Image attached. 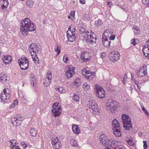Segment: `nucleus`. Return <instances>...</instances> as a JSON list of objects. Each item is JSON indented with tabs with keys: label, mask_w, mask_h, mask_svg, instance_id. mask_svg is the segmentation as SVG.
<instances>
[{
	"label": "nucleus",
	"mask_w": 149,
	"mask_h": 149,
	"mask_svg": "<svg viewBox=\"0 0 149 149\" xmlns=\"http://www.w3.org/2000/svg\"><path fill=\"white\" fill-rule=\"evenodd\" d=\"M85 26H79V28L81 34H82L83 41L91 44H93L94 43L96 42L97 39L96 35L91 31L86 29H85Z\"/></svg>",
	"instance_id": "obj_1"
},
{
	"label": "nucleus",
	"mask_w": 149,
	"mask_h": 149,
	"mask_svg": "<svg viewBox=\"0 0 149 149\" xmlns=\"http://www.w3.org/2000/svg\"><path fill=\"white\" fill-rule=\"evenodd\" d=\"M20 26V31L23 35L26 34L29 31H33L36 29L33 23L27 18L21 21Z\"/></svg>",
	"instance_id": "obj_2"
},
{
	"label": "nucleus",
	"mask_w": 149,
	"mask_h": 149,
	"mask_svg": "<svg viewBox=\"0 0 149 149\" xmlns=\"http://www.w3.org/2000/svg\"><path fill=\"white\" fill-rule=\"evenodd\" d=\"M121 118L122 122L123 123V126L125 129L127 130L132 129V126L131 123V119L129 116L125 114H123Z\"/></svg>",
	"instance_id": "obj_3"
},
{
	"label": "nucleus",
	"mask_w": 149,
	"mask_h": 149,
	"mask_svg": "<svg viewBox=\"0 0 149 149\" xmlns=\"http://www.w3.org/2000/svg\"><path fill=\"white\" fill-rule=\"evenodd\" d=\"M113 130L114 135L117 137L121 136V133L120 131V127L117 120L115 119L112 121Z\"/></svg>",
	"instance_id": "obj_4"
},
{
	"label": "nucleus",
	"mask_w": 149,
	"mask_h": 149,
	"mask_svg": "<svg viewBox=\"0 0 149 149\" xmlns=\"http://www.w3.org/2000/svg\"><path fill=\"white\" fill-rule=\"evenodd\" d=\"M53 116L54 117L59 116L61 113V106L58 103H55L52 105V110Z\"/></svg>",
	"instance_id": "obj_5"
},
{
	"label": "nucleus",
	"mask_w": 149,
	"mask_h": 149,
	"mask_svg": "<svg viewBox=\"0 0 149 149\" xmlns=\"http://www.w3.org/2000/svg\"><path fill=\"white\" fill-rule=\"evenodd\" d=\"M58 137L53 138L51 143L54 149H59L62 146L61 140L58 139Z\"/></svg>",
	"instance_id": "obj_6"
},
{
	"label": "nucleus",
	"mask_w": 149,
	"mask_h": 149,
	"mask_svg": "<svg viewBox=\"0 0 149 149\" xmlns=\"http://www.w3.org/2000/svg\"><path fill=\"white\" fill-rule=\"evenodd\" d=\"M147 74V66L144 65L143 66L141 67L139 70H137L136 72V75L140 77L145 76Z\"/></svg>",
	"instance_id": "obj_7"
},
{
	"label": "nucleus",
	"mask_w": 149,
	"mask_h": 149,
	"mask_svg": "<svg viewBox=\"0 0 149 149\" xmlns=\"http://www.w3.org/2000/svg\"><path fill=\"white\" fill-rule=\"evenodd\" d=\"M9 90L7 88L3 89V92L1 95L0 97L1 100L4 102L8 100L10 97V93Z\"/></svg>",
	"instance_id": "obj_8"
},
{
	"label": "nucleus",
	"mask_w": 149,
	"mask_h": 149,
	"mask_svg": "<svg viewBox=\"0 0 149 149\" xmlns=\"http://www.w3.org/2000/svg\"><path fill=\"white\" fill-rule=\"evenodd\" d=\"M95 90L96 96L99 98H102L105 97V92L102 87L98 88L96 87Z\"/></svg>",
	"instance_id": "obj_9"
},
{
	"label": "nucleus",
	"mask_w": 149,
	"mask_h": 149,
	"mask_svg": "<svg viewBox=\"0 0 149 149\" xmlns=\"http://www.w3.org/2000/svg\"><path fill=\"white\" fill-rule=\"evenodd\" d=\"M120 57V55L118 52L113 51L111 53L109 58L111 61L116 62L119 59Z\"/></svg>",
	"instance_id": "obj_10"
},
{
	"label": "nucleus",
	"mask_w": 149,
	"mask_h": 149,
	"mask_svg": "<svg viewBox=\"0 0 149 149\" xmlns=\"http://www.w3.org/2000/svg\"><path fill=\"white\" fill-rule=\"evenodd\" d=\"M91 54L87 52H82L80 55V59L82 62H86L91 59Z\"/></svg>",
	"instance_id": "obj_11"
},
{
	"label": "nucleus",
	"mask_w": 149,
	"mask_h": 149,
	"mask_svg": "<svg viewBox=\"0 0 149 149\" xmlns=\"http://www.w3.org/2000/svg\"><path fill=\"white\" fill-rule=\"evenodd\" d=\"M90 109H91L93 111H96L98 110V106L95 102L93 100H91L87 104Z\"/></svg>",
	"instance_id": "obj_12"
},
{
	"label": "nucleus",
	"mask_w": 149,
	"mask_h": 149,
	"mask_svg": "<svg viewBox=\"0 0 149 149\" xmlns=\"http://www.w3.org/2000/svg\"><path fill=\"white\" fill-rule=\"evenodd\" d=\"M116 102L114 101H111L110 103L107 104L106 105L107 109L108 110H110L112 113L114 112V111L116 109Z\"/></svg>",
	"instance_id": "obj_13"
},
{
	"label": "nucleus",
	"mask_w": 149,
	"mask_h": 149,
	"mask_svg": "<svg viewBox=\"0 0 149 149\" xmlns=\"http://www.w3.org/2000/svg\"><path fill=\"white\" fill-rule=\"evenodd\" d=\"M29 50L30 52V53H31V52L36 53V52L40 53L41 52L40 49L35 43H33L31 44L29 47Z\"/></svg>",
	"instance_id": "obj_14"
},
{
	"label": "nucleus",
	"mask_w": 149,
	"mask_h": 149,
	"mask_svg": "<svg viewBox=\"0 0 149 149\" xmlns=\"http://www.w3.org/2000/svg\"><path fill=\"white\" fill-rule=\"evenodd\" d=\"M74 67H71L70 66L68 67L66 72V76L68 78L72 77L73 75L75 74Z\"/></svg>",
	"instance_id": "obj_15"
},
{
	"label": "nucleus",
	"mask_w": 149,
	"mask_h": 149,
	"mask_svg": "<svg viewBox=\"0 0 149 149\" xmlns=\"http://www.w3.org/2000/svg\"><path fill=\"white\" fill-rule=\"evenodd\" d=\"M113 140L112 139H108V138L104 134L101 135L100 136V141L101 143L102 144H105V145H108V143L109 141V140L111 141H111ZM114 141L115 140H114Z\"/></svg>",
	"instance_id": "obj_16"
},
{
	"label": "nucleus",
	"mask_w": 149,
	"mask_h": 149,
	"mask_svg": "<svg viewBox=\"0 0 149 149\" xmlns=\"http://www.w3.org/2000/svg\"><path fill=\"white\" fill-rule=\"evenodd\" d=\"M18 62L21 69L26 70L28 68L29 61L24 62L23 61H21L20 62V60H18Z\"/></svg>",
	"instance_id": "obj_17"
},
{
	"label": "nucleus",
	"mask_w": 149,
	"mask_h": 149,
	"mask_svg": "<svg viewBox=\"0 0 149 149\" xmlns=\"http://www.w3.org/2000/svg\"><path fill=\"white\" fill-rule=\"evenodd\" d=\"M77 35L76 33H69V31L67 32V37L69 41L72 42L74 41L76 38Z\"/></svg>",
	"instance_id": "obj_18"
},
{
	"label": "nucleus",
	"mask_w": 149,
	"mask_h": 149,
	"mask_svg": "<svg viewBox=\"0 0 149 149\" xmlns=\"http://www.w3.org/2000/svg\"><path fill=\"white\" fill-rule=\"evenodd\" d=\"M109 141L107 145V146H106L105 149H124V148H121L118 146H116L114 148L112 147V145H113L115 143V141L113 140L110 143V142L111 141L109 140Z\"/></svg>",
	"instance_id": "obj_19"
},
{
	"label": "nucleus",
	"mask_w": 149,
	"mask_h": 149,
	"mask_svg": "<svg viewBox=\"0 0 149 149\" xmlns=\"http://www.w3.org/2000/svg\"><path fill=\"white\" fill-rule=\"evenodd\" d=\"M112 32L111 30L109 29H107L105 30L103 33L102 37L103 39H106L108 38L109 36H111V35L112 34Z\"/></svg>",
	"instance_id": "obj_20"
},
{
	"label": "nucleus",
	"mask_w": 149,
	"mask_h": 149,
	"mask_svg": "<svg viewBox=\"0 0 149 149\" xmlns=\"http://www.w3.org/2000/svg\"><path fill=\"white\" fill-rule=\"evenodd\" d=\"M12 60V57L10 55L4 56L2 58V60L6 64L10 63Z\"/></svg>",
	"instance_id": "obj_21"
},
{
	"label": "nucleus",
	"mask_w": 149,
	"mask_h": 149,
	"mask_svg": "<svg viewBox=\"0 0 149 149\" xmlns=\"http://www.w3.org/2000/svg\"><path fill=\"white\" fill-rule=\"evenodd\" d=\"M9 4L8 0H0V5L2 9L6 8Z\"/></svg>",
	"instance_id": "obj_22"
},
{
	"label": "nucleus",
	"mask_w": 149,
	"mask_h": 149,
	"mask_svg": "<svg viewBox=\"0 0 149 149\" xmlns=\"http://www.w3.org/2000/svg\"><path fill=\"white\" fill-rule=\"evenodd\" d=\"M72 129L73 132L75 134H78L79 133V128L77 125H73L72 127Z\"/></svg>",
	"instance_id": "obj_23"
},
{
	"label": "nucleus",
	"mask_w": 149,
	"mask_h": 149,
	"mask_svg": "<svg viewBox=\"0 0 149 149\" xmlns=\"http://www.w3.org/2000/svg\"><path fill=\"white\" fill-rule=\"evenodd\" d=\"M102 42L103 45L104 47H109L110 44V42L108 41L107 38L106 39H103V37H102Z\"/></svg>",
	"instance_id": "obj_24"
},
{
	"label": "nucleus",
	"mask_w": 149,
	"mask_h": 149,
	"mask_svg": "<svg viewBox=\"0 0 149 149\" xmlns=\"http://www.w3.org/2000/svg\"><path fill=\"white\" fill-rule=\"evenodd\" d=\"M12 119H13V118H12ZM13 120L15 121H16L17 123H18V122L17 121H21L24 119V118L23 116H20V115L18 116L13 118Z\"/></svg>",
	"instance_id": "obj_25"
},
{
	"label": "nucleus",
	"mask_w": 149,
	"mask_h": 149,
	"mask_svg": "<svg viewBox=\"0 0 149 149\" xmlns=\"http://www.w3.org/2000/svg\"><path fill=\"white\" fill-rule=\"evenodd\" d=\"M36 78L35 77L34 74H32L30 75V81L31 83L33 86H35L36 84Z\"/></svg>",
	"instance_id": "obj_26"
},
{
	"label": "nucleus",
	"mask_w": 149,
	"mask_h": 149,
	"mask_svg": "<svg viewBox=\"0 0 149 149\" xmlns=\"http://www.w3.org/2000/svg\"><path fill=\"white\" fill-rule=\"evenodd\" d=\"M142 50L144 56H146V54H148V56H149V48L148 47H147L146 45H145L143 48Z\"/></svg>",
	"instance_id": "obj_27"
},
{
	"label": "nucleus",
	"mask_w": 149,
	"mask_h": 149,
	"mask_svg": "<svg viewBox=\"0 0 149 149\" xmlns=\"http://www.w3.org/2000/svg\"><path fill=\"white\" fill-rule=\"evenodd\" d=\"M75 28V26L71 25L70 27L68 28V31H69V33H76L75 32L76 30Z\"/></svg>",
	"instance_id": "obj_28"
},
{
	"label": "nucleus",
	"mask_w": 149,
	"mask_h": 149,
	"mask_svg": "<svg viewBox=\"0 0 149 149\" xmlns=\"http://www.w3.org/2000/svg\"><path fill=\"white\" fill-rule=\"evenodd\" d=\"M43 81V84L46 86H48L51 82V80L47 78H44Z\"/></svg>",
	"instance_id": "obj_29"
},
{
	"label": "nucleus",
	"mask_w": 149,
	"mask_h": 149,
	"mask_svg": "<svg viewBox=\"0 0 149 149\" xmlns=\"http://www.w3.org/2000/svg\"><path fill=\"white\" fill-rule=\"evenodd\" d=\"M52 77V75L51 72L49 71H48L45 76L44 77V78H47L51 80Z\"/></svg>",
	"instance_id": "obj_30"
},
{
	"label": "nucleus",
	"mask_w": 149,
	"mask_h": 149,
	"mask_svg": "<svg viewBox=\"0 0 149 149\" xmlns=\"http://www.w3.org/2000/svg\"><path fill=\"white\" fill-rule=\"evenodd\" d=\"M34 4V2L32 0H28L26 1V5L29 8H31Z\"/></svg>",
	"instance_id": "obj_31"
},
{
	"label": "nucleus",
	"mask_w": 149,
	"mask_h": 149,
	"mask_svg": "<svg viewBox=\"0 0 149 149\" xmlns=\"http://www.w3.org/2000/svg\"><path fill=\"white\" fill-rule=\"evenodd\" d=\"M30 133L31 136H35L37 134V130L35 128H32L30 130Z\"/></svg>",
	"instance_id": "obj_32"
},
{
	"label": "nucleus",
	"mask_w": 149,
	"mask_h": 149,
	"mask_svg": "<svg viewBox=\"0 0 149 149\" xmlns=\"http://www.w3.org/2000/svg\"><path fill=\"white\" fill-rule=\"evenodd\" d=\"M0 81L2 82H4L7 80L6 76V74H1L0 75Z\"/></svg>",
	"instance_id": "obj_33"
},
{
	"label": "nucleus",
	"mask_w": 149,
	"mask_h": 149,
	"mask_svg": "<svg viewBox=\"0 0 149 149\" xmlns=\"http://www.w3.org/2000/svg\"><path fill=\"white\" fill-rule=\"evenodd\" d=\"M70 144L72 146H77L78 145L77 141L74 139H71L70 140Z\"/></svg>",
	"instance_id": "obj_34"
},
{
	"label": "nucleus",
	"mask_w": 149,
	"mask_h": 149,
	"mask_svg": "<svg viewBox=\"0 0 149 149\" xmlns=\"http://www.w3.org/2000/svg\"><path fill=\"white\" fill-rule=\"evenodd\" d=\"M75 11H71L70 14L68 16V18L69 19L71 18V20H73L74 19L75 16Z\"/></svg>",
	"instance_id": "obj_35"
},
{
	"label": "nucleus",
	"mask_w": 149,
	"mask_h": 149,
	"mask_svg": "<svg viewBox=\"0 0 149 149\" xmlns=\"http://www.w3.org/2000/svg\"><path fill=\"white\" fill-rule=\"evenodd\" d=\"M73 100L75 102H78L79 100V98L78 96L74 94L72 96Z\"/></svg>",
	"instance_id": "obj_36"
},
{
	"label": "nucleus",
	"mask_w": 149,
	"mask_h": 149,
	"mask_svg": "<svg viewBox=\"0 0 149 149\" xmlns=\"http://www.w3.org/2000/svg\"><path fill=\"white\" fill-rule=\"evenodd\" d=\"M84 90L86 91L89 90L90 88V86L87 83H84L83 85Z\"/></svg>",
	"instance_id": "obj_37"
},
{
	"label": "nucleus",
	"mask_w": 149,
	"mask_h": 149,
	"mask_svg": "<svg viewBox=\"0 0 149 149\" xmlns=\"http://www.w3.org/2000/svg\"><path fill=\"white\" fill-rule=\"evenodd\" d=\"M131 43L133 45H135L139 42V40L137 39H132L131 40Z\"/></svg>",
	"instance_id": "obj_38"
},
{
	"label": "nucleus",
	"mask_w": 149,
	"mask_h": 149,
	"mask_svg": "<svg viewBox=\"0 0 149 149\" xmlns=\"http://www.w3.org/2000/svg\"><path fill=\"white\" fill-rule=\"evenodd\" d=\"M133 28L135 30L134 32H135V31H136V32L135 33L136 34L138 35L140 33V31L139 30V27L138 26L136 25H134L133 26Z\"/></svg>",
	"instance_id": "obj_39"
},
{
	"label": "nucleus",
	"mask_w": 149,
	"mask_h": 149,
	"mask_svg": "<svg viewBox=\"0 0 149 149\" xmlns=\"http://www.w3.org/2000/svg\"><path fill=\"white\" fill-rule=\"evenodd\" d=\"M31 56L33 61H34V62L36 63H38L39 61V59L38 57L37 56V55L35 54V57H34V56L32 54H31Z\"/></svg>",
	"instance_id": "obj_40"
},
{
	"label": "nucleus",
	"mask_w": 149,
	"mask_h": 149,
	"mask_svg": "<svg viewBox=\"0 0 149 149\" xmlns=\"http://www.w3.org/2000/svg\"><path fill=\"white\" fill-rule=\"evenodd\" d=\"M56 90L59 92L62 93H64L65 92V89L62 87H59L58 88H57Z\"/></svg>",
	"instance_id": "obj_41"
},
{
	"label": "nucleus",
	"mask_w": 149,
	"mask_h": 149,
	"mask_svg": "<svg viewBox=\"0 0 149 149\" xmlns=\"http://www.w3.org/2000/svg\"><path fill=\"white\" fill-rule=\"evenodd\" d=\"M95 23L97 26H100L102 24V22L101 20L98 19L95 21Z\"/></svg>",
	"instance_id": "obj_42"
},
{
	"label": "nucleus",
	"mask_w": 149,
	"mask_h": 149,
	"mask_svg": "<svg viewBox=\"0 0 149 149\" xmlns=\"http://www.w3.org/2000/svg\"><path fill=\"white\" fill-rule=\"evenodd\" d=\"M126 140L130 145L133 146L134 145V143L133 142V140L132 138H129L128 139H127Z\"/></svg>",
	"instance_id": "obj_43"
},
{
	"label": "nucleus",
	"mask_w": 149,
	"mask_h": 149,
	"mask_svg": "<svg viewBox=\"0 0 149 149\" xmlns=\"http://www.w3.org/2000/svg\"><path fill=\"white\" fill-rule=\"evenodd\" d=\"M55 51L57 52V55H58L60 53V47L57 45L56 48L55 49Z\"/></svg>",
	"instance_id": "obj_44"
},
{
	"label": "nucleus",
	"mask_w": 149,
	"mask_h": 149,
	"mask_svg": "<svg viewBox=\"0 0 149 149\" xmlns=\"http://www.w3.org/2000/svg\"><path fill=\"white\" fill-rule=\"evenodd\" d=\"M63 60L65 63H67L68 60V59L67 55L64 54L63 58Z\"/></svg>",
	"instance_id": "obj_45"
},
{
	"label": "nucleus",
	"mask_w": 149,
	"mask_h": 149,
	"mask_svg": "<svg viewBox=\"0 0 149 149\" xmlns=\"http://www.w3.org/2000/svg\"><path fill=\"white\" fill-rule=\"evenodd\" d=\"M142 2L143 4H145L147 7H148L149 0H142Z\"/></svg>",
	"instance_id": "obj_46"
},
{
	"label": "nucleus",
	"mask_w": 149,
	"mask_h": 149,
	"mask_svg": "<svg viewBox=\"0 0 149 149\" xmlns=\"http://www.w3.org/2000/svg\"><path fill=\"white\" fill-rule=\"evenodd\" d=\"M95 73H94V74H93V75H90V74L88 75H86L85 77L86 78H87L88 79H91V78H92L95 76Z\"/></svg>",
	"instance_id": "obj_47"
},
{
	"label": "nucleus",
	"mask_w": 149,
	"mask_h": 149,
	"mask_svg": "<svg viewBox=\"0 0 149 149\" xmlns=\"http://www.w3.org/2000/svg\"><path fill=\"white\" fill-rule=\"evenodd\" d=\"M19 60H20V62L21 61H23L24 62L28 61L27 59L25 57H22L19 59Z\"/></svg>",
	"instance_id": "obj_48"
},
{
	"label": "nucleus",
	"mask_w": 149,
	"mask_h": 149,
	"mask_svg": "<svg viewBox=\"0 0 149 149\" xmlns=\"http://www.w3.org/2000/svg\"><path fill=\"white\" fill-rule=\"evenodd\" d=\"M22 100V102L24 103H26L27 102H28V101L27 99L24 97H23Z\"/></svg>",
	"instance_id": "obj_49"
},
{
	"label": "nucleus",
	"mask_w": 149,
	"mask_h": 149,
	"mask_svg": "<svg viewBox=\"0 0 149 149\" xmlns=\"http://www.w3.org/2000/svg\"><path fill=\"white\" fill-rule=\"evenodd\" d=\"M86 75L90 74V75H93V74H94V72H90L89 70H86Z\"/></svg>",
	"instance_id": "obj_50"
},
{
	"label": "nucleus",
	"mask_w": 149,
	"mask_h": 149,
	"mask_svg": "<svg viewBox=\"0 0 149 149\" xmlns=\"http://www.w3.org/2000/svg\"><path fill=\"white\" fill-rule=\"evenodd\" d=\"M115 36L114 34H112L111 35V36H109V39L111 40H113L115 39Z\"/></svg>",
	"instance_id": "obj_51"
},
{
	"label": "nucleus",
	"mask_w": 149,
	"mask_h": 149,
	"mask_svg": "<svg viewBox=\"0 0 149 149\" xmlns=\"http://www.w3.org/2000/svg\"><path fill=\"white\" fill-rule=\"evenodd\" d=\"M143 148L144 149H146L147 148V145L146 142L145 141H143Z\"/></svg>",
	"instance_id": "obj_52"
},
{
	"label": "nucleus",
	"mask_w": 149,
	"mask_h": 149,
	"mask_svg": "<svg viewBox=\"0 0 149 149\" xmlns=\"http://www.w3.org/2000/svg\"><path fill=\"white\" fill-rule=\"evenodd\" d=\"M9 141L12 144H15L16 142V141L14 139L11 140H10Z\"/></svg>",
	"instance_id": "obj_53"
},
{
	"label": "nucleus",
	"mask_w": 149,
	"mask_h": 149,
	"mask_svg": "<svg viewBox=\"0 0 149 149\" xmlns=\"http://www.w3.org/2000/svg\"><path fill=\"white\" fill-rule=\"evenodd\" d=\"M100 54L101 55H100V57L102 58H103L106 55L104 53H100Z\"/></svg>",
	"instance_id": "obj_54"
},
{
	"label": "nucleus",
	"mask_w": 149,
	"mask_h": 149,
	"mask_svg": "<svg viewBox=\"0 0 149 149\" xmlns=\"http://www.w3.org/2000/svg\"><path fill=\"white\" fill-rule=\"evenodd\" d=\"M131 77H131L132 80V81H134V83L135 84H136V85H138V84H139V83H138V82L137 81L135 80L134 79H133V77H132V74H131Z\"/></svg>",
	"instance_id": "obj_55"
},
{
	"label": "nucleus",
	"mask_w": 149,
	"mask_h": 149,
	"mask_svg": "<svg viewBox=\"0 0 149 149\" xmlns=\"http://www.w3.org/2000/svg\"><path fill=\"white\" fill-rule=\"evenodd\" d=\"M86 70L85 69H84L82 70V73L85 76L86 72Z\"/></svg>",
	"instance_id": "obj_56"
},
{
	"label": "nucleus",
	"mask_w": 149,
	"mask_h": 149,
	"mask_svg": "<svg viewBox=\"0 0 149 149\" xmlns=\"http://www.w3.org/2000/svg\"><path fill=\"white\" fill-rule=\"evenodd\" d=\"M21 144L24 148H26L27 146V145L25 144L24 142H22L21 143Z\"/></svg>",
	"instance_id": "obj_57"
},
{
	"label": "nucleus",
	"mask_w": 149,
	"mask_h": 149,
	"mask_svg": "<svg viewBox=\"0 0 149 149\" xmlns=\"http://www.w3.org/2000/svg\"><path fill=\"white\" fill-rule=\"evenodd\" d=\"M18 103V100H15L13 102V107H15V105H16Z\"/></svg>",
	"instance_id": "obj_58"
},
{
	"label": "nucleus",
	"mask_w": 149,
	"mask_h": 149,
	"mask_svg": "<svg viewBox=\"0 0 149 149\" xmlns=\"http://www.w3.org/2000/svg\"><path fill=\"white\" fill-rule=\"evenodd\" d=\"M146 45L147 47H149V40H147L145 44Z\"/></svg>",
	"instance_id": "obj_59"
},
{
	"label": "nucleus",
	"mask_w": 149,
	"mask_h": 149,
	"mask_svg": "<svg viewBox=\"0 0 149 149\" xmlns=\"http://www.w3.org/2000/svg\"><path fill=\"white\" fill-rule=\"evenodd\" d=\"M80 3L82 4H84L85 3V0H79Z\"/></svg>",
	"instance_id": "obj_60"
},
{
	"label": "nucleus",
	"mask_w": 149,
	"mask_h": 149,
	"mask_svg": "<svg viewBox=\"0 0 149 149\" xmlns=\"http://www.w3.org/2000/svg\"><path fill=\"white\" fill-rule=\"evenodd\" d=\"M11 149H13L15 147V145L12 144L10 146Z\"/></svg>",
	"instance_id": "obj_61"
},
{
	"label": "nucleus",
	"mask_w": 149,
	"mask_h": 149,
	"mask_svg": "<svg viewBox=\"0 0 149 149\" xmlns=\"http://www.w3.org/2000/svg\"><path fill=\"white\" fill-rule=\"evenodd\" d=\"M144 112L147 115L149 116V113L147 110H146Z\"/></svg>",
	"instance_id": "obj_62"
},
{
	"label": "nucleus",
	"mask_w": 149,
	"mask_h": 149,
	"mask_svg": "<svg viewBox=\"0 0 149 149\" xmlns=\"http://www.w3.org/2000/svg\"><path fill=\"white\" fill-rule=\"evenodd\" d=\"M139 136L140 137H141L142 136V134L141 132H139Z\"/></svg>",
	"instance_id": "obj_63"
},
{
	"label": "nucleus",
	"mask_w": 149,
	"mask_h": 149,
	"mask_svg": "<svg viewBox=\"0 0 149 149\" xmlns=\"http://www.w3.org/2000/svg\"><path fill=\"white\" fill-rule=\"evenodd\" d=\"M127 78V75L126 73H125L124 75V79H125V78Z\"/></svg>",
	"instance_id": "obj_64"
}]
</instances>
